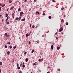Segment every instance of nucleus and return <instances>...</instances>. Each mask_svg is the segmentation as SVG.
I'll return each mask as SVG.
<instances>
[{"label": "nucleus", "mask_w": 73, "mask_h": 73, "mask_svg": "<svg viewBox=\"0 0 73 73\" xmlns=\"http://www.w3.org/2000/svg\"><path fill=\"white\" fill-rule=\"evenodd\" d=\"M9 3H12V1L9 0Z\"/></svg>", "instance_id": "obj_9"}, {"label": "nucleus", "mask_w": 73, "mask_h": 73, "mask_svg": "<svg viewBox=\"0 0 73 73\" xmlns=\"http://www.w3.org/2000/svg\"><path fill=\"white\" fill-rule=\"evenodd\" d=\"M12 17H13V19H14V18H15V16H12Z\"/></svg>", "instance_id": "obj_43"}, {"label": "nucleus", "mask_w": 73, "mask_h": 73, "mask_svg": "<svg viewBox=\"0 0 73 73\" xmlns=\"http://www.w3.org/2000/svg\"><path fill=\"white\" fill-rule=\"evenodd\" d=\"M52 1L53 2H54V3H56V1H54V0H53Z\"/></svg>", "instance_id": "obj_33"}, {"label": "nucleus", "mask_w": 73, "mask_h": 73, "mask_svg": "<svg viewBox=\"0 0 73 73\" xmlns=\"http://www.w3.org/2000/svg\"><path fill=\"white\" fill-rule=\"evenodd\" d=\"M16 46H14L13 47L14 49H16Z\"/></svg>", "instance_id": "obj_21"}, {"label": "nucleus", "mask_w": 73, "mask_h": 73, "mask_svg": "<svg viewBox=\"0 0 73 73\" xmlns=\"http://www.w3.org/2000/svg\"><path fill=\"white\" fill-rule=\"evenodd\" d=\"M31 25H32V24H30V28H31Z\"/></svg>", "instance_id": "obj_28"}, {"label": "nucleus", "mask_w": 73, "mask_h": 73, "mask_svg": "<svg viewBox=\"0 0 73 73\" xmlns=\"http://www.w3.org/2000/svg\"><path fill=\"white\" fill-rule=\"evenodd\" d=\"M48 18L49 19H51V18H52V17H51V16H49L48 17Z\"/></svg>", "instance_id": "obj_13"}, {"label": "nucleus", "mask_w": 73, "mask_h": 73, "mask_svg": "<svg viewBox=\"0 0 73 73\" xmlns=\"http://www.w3.org/2000/svg\"><path fill=\"white\" fill-rule=\"evenodd\" d=\"M30 33H32V32H31V31L30 32Z\"/></svg>", "instance_id": "obj_63"}, {"label": "nucleus", "mask_w": 73, "mask_h": 73, "mask_svg": "<svg viewBox=\"0 0 73 73\" xmlns=\"http://www.w3.org/2000/svg\"><path fill=\"white\" fill-rule=\"evenodd\" d=\"M41 60H42V61H43V59L42 58V59H41Z\"/></svg>", "instance_id": "obj_57"}, {"label": "nucleus", "mask_w": 73, "mask_h": 73, "mask_svg": "<svg viewBox=\"0 0 73 73\" xmlns=\"http://www.w3.org/2000/svg\"><path fill=\"white\" fill-rule=\"evenodd\" d=\"M0 65H3V63H2V62H0Z\"/></svg>", "instance_id": "obj_11"}, {"label": "nucleus", "mask_w": 73, "mask_h": 73, "mask_svg": "<svg viewBox=\"0 0 73 73\" xmlns=\"http://www.w3.org/2000/svg\"><path fill=\"white\" fill-rule=\"evenodd\" d=\"M44 36H45V35H43L42 36V37H44Z\"/></svg>", "instance_id": "obj_47"}, {"label": "nucleus", "mask_w": 73, "mask_h": 73, "mask_svg": "<svg viewBox=\"0 0 73 73\" xmlns=\"http://www.w3.org/2000/svg\"><path fill=\"white\" fill-rule=\"evenodd\" d=\"M19 19V18L17 17V18H16L15 19V20H18V19Z\"/></svg>", "instance_id": "obj_14"}, {"label": "nucleus", "mask_w": 73, "mask_h": 73, "mask_svg": "<svg viewBox=\"0 0 73 73\" xmlns=\"http://www.w3.org/2000/svg\"><path fill=\"white\" fill-rule=\"evenodd\" d=\"M0 73H1V69H0Z\"/></svg>", "instance_id": "obj_46"}, {"label": "nucleus", "mask_w": 73, "mask_h": 73, "mask_svg": "<svg viewBox=\"0 0 73 73\" xmlns=\"http://www.w3.org/2000/svg\"><path fill=\"white\" fill-rule=\"evenodd\" d=\"M13 8H14V7H11V8L10 9V10H12V9H13Z\"/></svg>", "instance_id": "obj_8"}, {"label": "nucleus", "mask_w": 73, "mask_h": 73, "mask_svg": "<svg viewBox=\"0 0 73 73\" xmlns=\"http://www.w3.org/2000/svg\"><path fill=\"white\" fill-rule=\"evenodd\" d=\"M17 67H18V66H19V64H18V63L17 64Z\"/></svg>", "instance_id": "obj_32"}, {"label": "nucleus", "mask_w": 73, "mask_h": 73, "mask_svg": "<svg viewBox=\"0 0 73 73\" xmlns=\"http://www.w3.org/2000/svg\"><path fill=\"white\" fill-rule=\"evenodd\" d=\"M8 10H9V8H8L7 9V11H8Z\"/></svg>", "instance_id": "obj_39"}, {"label": "nucleus", "mask_w": 73, "mask_h": 73, "mask_svg": "<svg viewBox=\"0 0 73 73\" xmlns=\"http://www.w3.org/2000/svg\"><path fill=\"white\" fill-rule=\"evenodd\" d=\"M9 19V18L8 17H7V19L5 20L6 22H7V20H8V19Z\"/></svg>", "instance_id": "obj_5"}, {"label": "nucleus", "mask_w": 73, "mask_h": 73, "mask_svg": "<svg viewBox=\"0 0 73 73\" xmlns=\"http://www.w3.org/2000/svg\"><path fill=\"white\" fill-rule=\"evenodd\" d=\"M34 1L35 2H36V0H34Z\"/></svg>", "instance_id": "obj_52"}, {"label": "nucleus", "mask_w": 73, "mask_h": 73, "mask_svg": "<svg viewBox=\"0 0 73 73\" xmlns=\"http://www.w3.org/2000/svg\"><path fill=\"white\" fill-rule=\"evenodd\" d=\"M14 15H15V14L14 13H13V14H12V16H14Z\"/></svg>", "instance_id": "obj_34"}, {"label": "nucleus", "mask_w": 73, "mask_h": 73, "mask_svg": "<svg viewBox=\"0 0 73 73\" xmlns=\"http://www.w3.org/2000/svg\"><path fill=\"white\" fill-rule=\"evenodd\" d=\"M17 69H20V67L19 66H18L17 67Z\"/></svg>", "instance_id": "obj_20"}, {"label": "nucleus", "mask_w": 73, "mask_h": 73, "mask_svg": "<svg viewBox=\"0 0 73 73\" xmlns=\"http://www.w3.org/2000/svg\"><path fill=\"white\" fill-rule=\"evenodd\" d=\"M7 54H9V53H10V52H9V51H8L7 52Z\"/></svg>", "instance_id": "obj_17"}, {"label": "nucleus", "mask_w": 73, "mask_h": 73, "mask_svg": "<svg viewBox=\"0 0 73 73\" xmlns=\"http://www.w3.org/2000/svg\"><path fill=\"white\" fill-rule=\"evenodd\" d=\"M8 44H11V42H8Z\"/></svg>", "instance_id": "obj_37"}, {"label": "nucleus", "mask_w": 73, "mask_h": 73, "mask_svg": "<svg viewBox=\"0 0 73 73\" xmlns=\"http://www.w3.org/2000/svg\"><path fill=\"white\" fill-rule=\"evenodd\" d=\"M38 61H39V62L41 61V60L40 59H39L38 60Z\"/></svg>", "instance_id": "obj_42"}, {"label": "nucleus", "mask_w": 73, "mask_h": 73, "mask_svg": "<svg viewBox=\"0 0 73 73\" xmlns=\"http://www.w3.org/2000/svg\"><path fill=\"white\" fill-rule=\"evenodd\" d=\"M21 21H25V19H23L21 20Z\"/></svg>", "instance_id": "obj_19"}, {"label": "nucleus", "mask_w": 73, "mask_h": 73, "mask_svg": "<svg viewBox=\"0 0 73 73\" xmlns=\"http://www.w3.org/2000/svg\"><path fill=\"white\" fill-rule=\"evenodd\" d=\"M22 65V64H21L20 65V66H21Z\"/></svg>", "instance_id": "obj_56"}, {"label": "nucleus", "mask_w": 73, "mask_h": 73, "mask_svg": "<svg viewBox=\"0 0 73 73\" xmlns=\"http://www.w3.org/2000/svg\"><path fill=\"white\" fill-rule=\"evenodd\" d=\"M64 17H65V15H64Z\"/></svg>", "instance_id": "obj_51"}, {"label": "nucleus", "mask_w": 73, "mask_h": 73, "mask_svg": "<svg viewBox=\"0 0 73 73\" xmlns=\"http://www.w3.org/2000/svg\"><path fill=\"white\" fill-rule=\"evenodd\" d=\"M57 49V50H59V49H60V47H58Z\"/></svg>", "instance_id": "obj_27"}, {"label": "nucleus", "mask_w": 73, "mask_h": 73, "mask_svg": "<svg viewBox=\"0 0 73 73\" xmlns=\"http://www.w3.org/2000/svg\"><path fill=\"white\" fill-rule=\"evenodd\" d=\"M7 16H8V14H6L5 15V17H7Z\"/></svg>", "instance_id": "obj_31"}, {"label": "nucleus", "mask_w": 73, "mask_h": 73, "mask_svg": "<svg viewBox=\"0 0 73 73\" xmlns=\"http://www.w3.org/2000/svg\"><path fill=\"white\" fill-rule=\"evenodd\" d=\"M35 26L33 25L32 26L33 28H35Z\"/></svg>", "instance_id": "obj_23"}, {"label": "nucleus", "mask_w": 73, "mask_h": 73, "mask_svg": "<svg viewBox=\"0 0 73 73\" xmlns=\"http://www.w3.org/2000/svg\"><path fill=\"white\" fill-rule=\"evenodd\" d=\"M22 14H23V15H24V13H23V12H21L20 13V14L22 15Z\"/></svg>", "instance_id": "obj_10"}, {"label": "nucleus", "mask_w": 73, "mask_h": 73, "mask_svg": "<svg viewBox=\"0 0 73 73\" xmlns=\"http://www.w3.org/2000/svg\"><path fill=\"white\" fill-rule=\"evenodd\" d=\"M33 65H36V63H33Z\"/></svg>", "instance_id": "obj_40"}, {"label": "nucleus", "mask_w": 73, "mask_h": 73, "mask_svg": "<svg viewBox=\"0 0 73 73\" xmlns=\"http://www.w3.org/2000/svg\"><path fill=\"white\" fill-rule=\"evenodd\" d=\"M29 44H30V43H31V42H30V41H29Z\"/></svg>", "instance_id": "obj_58"}, {"label": "nucleus", "mask_w": 73, "mask_h": 73, "mask_svg": "<svg viewBox=\"0 0 73 73\" xmlns=\"http://www.w3.org/2000/svg\"><path fill=\"white\" fill-rule=\"evenodd\" d=\"M21 8H19V9H18V11L19 12L20 11H21Z\"/></svg>", "instance_id": "obj_6"}, {"label": "nucleus", "mask_w": 73, "mask_h": 73, "mask_svg": "<svg viewBox=\"0 0 73 73\" xmlns=\"http://www.w3.org/2000/svg\"><path fill=\"white\" fill-rule=\"evenodd\" d=\"M5 48H7L8 46H7V45H5Z\"/></svg>", "instance_id": "obj_16"}, {"label": "nucleus", "mask_w": 73, "mask_h": 73, "mask_svg": "<svg viewBox=\"0 0 73 73\" xmlns=\"http://www.w3.org/2000/svg\"><path fill=\"white\" fill-rule=\"evenodd\" d=\"M2 21L3 22V21H4V19H2Z\"/></svg>", "instance_id": "obj_49"}, {"label": "nucleus", "mask_w": 73, "mask_h": 73, "mask_svg": "<svg viewBox=\"0 0 73 73\" xmlns=\"http://www.w3.org/2000/svg\"><path fill=\"white\" fill-rule=\"evenodd\" d=\"M0 6H1V3H0Z\"/></svg>", "instance_id": "obj_64"}, {"label": "nucleus", "mask_w": 73, "mask_h": 73, "mask_svg": "<svg viewBox=\"0 0 73 73\" xmlns=\"http://www.w3.org/2000/svg\"><path fill=\"white\" fill-rule=\"evenodd\" d=\"M5 35L6 37H9V35L7 34V33H5Z\"/></svg>", "instance_id": "obj_2"}, {"label": "nucleus", "mask_w": 73, "mask_h": 73, "mask_svg": "<svg viewBox=\"0 0 73 73\" xmlns=\"http://www.w3.org/2000/svg\"><path fill=\"white\" fill-rule=\"evenodd\" d=\"M23 64L24 65V62H23Z\"/></svg>", "instance_id": "obj_62"}, {"label": "nucleus", "mask_w": 73, "mask_h": 73, "mask_svg": "<svg viewBox=\"0 0 73 73\" xmlns=\"http://www.w3.org/2000/svg\"><path fill=\"white\" fill-rule=\"evenodd\" d=\"M51 48L52 50H53V45H51Z\"/></svg>", "instance_id": "obj_3"}, {"label": "nucleus", "mask_w": 73, "mask_h": 73, "mask_svg": "<svg viewBox=\"0 0 73 73\" xmlns=\"http://www.w3.org/2000/svg\"><path fill=\"white\" fill-rule=\"evenodd\" d=\"M58 70H59L60 71V69H58Z\"/></svg>", "instance_id": "obj_59"}, {"label": "nucleus", "mask_w": 73, "mask_h": 73, "mask_svg": "<svg viewBox=\"0 0 73 73\" xmlns=\"http://www.w3.org/2000/svg\"><path fill=\"white\" fill-rule=\"evenodd\" d=\"M24 54H27V52H25V53H24Z\"/></svg>", "instance_id": "obj_48"}, {"label": "nucleus", "mask_w": 73, "mask_h": 73, "mask_svg": "<svg viewBox=\"0 0 73 73\" xmlns=\"http://www.w3.org/2000/svg\"><path fill=\"white\" fill-rule=\"evenodd\" d=\"M1 7H0V11H1Z\"/></svg>", "instance_id": "obj_55"}, {"label": "nucleus", "mask_w": 73, "mask_h": 73, "mask_svg": "<svg viewBox=\"0 0 73 73\" xmlns=\"http://www.w3.org/2000/svg\"><path fill=\"white\" fill-rule=\"evenodd\" d=\"M19 73H22V72H21V71H19Z\"/></svg>", "instance_id": "obj_44"}, {"label": "nucleus", "mask_w": 73, "mask_h": 73, "mask_svg": "<svg viewBox=\"0 0 73 73\" xmlns=\"http://www.w3.org/2000/svg\"><path fill=\"white\" fill-rule=\"evenodd\" d=\"M57 32H56V33H55V35H57Z\"/></svg>", "instance_id": "obj_45"}, {"label": "nucleus", "mask_w": 73, "mask_h": 73, "mask_svg": "<svg viewBox=\"0 0 73 73\" xmlns=\"http://www.w3.org/2000/svg\"><path fill=\"white\" fill-rule=\"evenodd\" d=\"M56 40H58V37H56Z\"/></svg>", "instance_id": "obj_41"}, {"label": "nucleus", "mask_w": 73, "mask_h": 73, "mask_svg": "<svg viewBox=\"0 0 73 73\" xmlns=\"http://www.w3.org/2000/svg\"><path fill=\"white\" fill-rule=\"evenodd\" d=\"M6 24H9V22H7Z\"/></svg>", "instance_id": "obj_22"}, {"label": "nucleus", "mask_w": 73, "mask_h": 73, "mask_svg": "<svg viewBox=\"0 0 73 73\" xmlns=\"http://www.w3.org/2000/svg\"><path fill=\"white\" fill-rule=\"evenodd\" d=\"M48 68H50V66H48Z\"/></svg>", "instance_id": "obj_54"}, {"label": "nucleus", "mask_w": 73, "mask_h": 73, "mask_svg": "<svg viewBox=\"0 0 73 73\" xmlns=\"http://www.w3.org/2000/svg\"><path fill=\"white\" fill-rule=\"evenodd\" d=\"M47 73H50V72H47Z\"/></svg>", "instance_id": "obj_61"}, {"label": "nucleus", "mask_w": 73, "mask_h": 73, "mask_svg": "<svg viewBox=\"0 0 73 73\" xmlns=\"http://www.w3.org/2000/svg\"><path fill=\"white\" fill-rule=\"evenodd\" d=\"M64 9V7H63L61 9L62 10H63V9Z\"/></svg>", "instance_id": "obj_38"}, {"label": "nucleus", "mask_w": 73, "mask_h": 73, "mask_svg": "<svg viewBox=\"0 0 73 73\" xmlns=\"http://www.w3.org/2000/svg\"><path fill=\"white\" fill-rule=\"evenodd\" d=\"M42 15H43V16H45V14L43 13Z\"/></svg>", "instance_id": "obj_35"}, {"label": "nucleus", "mask_w": 73, "mask_h": 73, "mask_svg": "<svg viewBox=\"0 0 73 73\" xmlns=\"http://www.w3.org/2000/svg\"><path fill=\"white\" fill-rule=\"evenodd\" d=\"M61 22H62L63 21V19H62V20L61 21Z\"/></svg>", "instance_id": "obj_50"}, {"label": "nucleus", "mask_w": 73, "mask_h": 73, "mask_svg": "<svg viewBox=\"0 0 73 73\" xmlns=\"http://www.w3.org/2000/svg\"><path fill=\"white\" fill-rule=\"evenodd\" d=\"M5 5V4H4V5H3L2 6V7H4Z\"/></svg>", "instance_id": "obj_18"}, {"label": "nucleus", "mask_w": 73, "mask_h": 73, "mask_svg": "<svg viewBox=\"0 0 73 73\" xmlns=\"http://www.w3.org/2000/svg\"><path fill=\"white\" fill-rule=\"evenodd\" d=\"M9 48L10 49H12V46H9Z\"/></svg>", "instance_id": "obj_24"}, {"label": "nucleus", "mask_w": 73, "mask_h": 73, "mask_svg": "<svg viewBox=\"0 0 73 73\" xmlns=\"http://www.w3.org/2000/svg\"><path fill=\"white\" fill-rule=\"evenodd\" d=\"M62 27H61V28L59 29V32H61V31H63V28H62Z\"/></svg>", "instance_id": "obj_1"}, {"label": "nucleus", "mask_w": 73, "mask_h": 73, "mask_svg": "<svg viewBox=\"0 0 73 73\" xmlns=\"http://www.w3.org/2000/svg\"><path fill=\"white\" fill-rule=\"evenodd\" d=\"M36 42H37V43H39V42H40V41H39V40H37Z\"/></svg>", "instance_id": "obj_25"}, {"label": "nucleus", "mask_w": 73, "mask_h": 73, "mask_svg": "<svg viewBox=\"0 0 73 73\" xmlns=\"http://www.w3.org/2000/svg\"><path fill=\"white\" fill-rule=\"evenodd\" d=\"M68 24H69L67 22L66 23V25H68Z\"/></svg>", "instance_id": "obj_15"}, {"label": "nucleus", "mask_w": 73, "mask_h": 73, "mask_svg": "<svg viewBox=\"0 0 73 73\" xmlns=\"http://www.w3.org/2000/svg\"><path fill=\"white\" fill-rule=\"evenodd\" d=\"M37 13H38V15H39L40 14V13L38 11H36V15H37Z\"/></svg>", "instance_id": "obj_4"}, {"label": "nucleus", "mask_w": 73, "mask_h": 73, "mask_svg": "<svg viewBox=\"0 0 73 73\" xmlns=\"http://www.w3.org/2000/svg\"><path fill=\"white\" fill-rule=\"evenodd\" d=\"M29 35L28 34H27L26 35V36H28Z\"/></svg>", "instance_id": "obj_29"}, {"label": "nucleus", "mask_w": 73, "mask_h": 73, "mask_svg": "<svg viewBox=\"0 0 73 73\" xmlns=\"http://www.w3.org/2000/svg\"><path fill=\"white\" fill-rule=\"evenodd\" d=\"M1 16H2V15H0V17H1Z\"/></svg>", "instance_id": "obj_53"}, {"label": "nucleus", "mask_w": 73, "mask_h": 73, "mask_svg": "<svg viewBox=\"0 0 73 73\" xmlns=\"http://www.w3.org/2000/svg\"><path fill=\"white\" fill-rule=\"evenodd\" d=\"M27 0H25V2L26 3Z\"/></svg>", "instance_id": "obj_36"}, {"label": "nucleus", "mask_w": 73, "mask_h": 73, "mask_svg": "<svg viewBox=\"0 0 73 73\" xmlns=\"http://www.w3.org/2000/svg\"><path fill=\"white\" fill-rule=\"evenodd\" d=\"M28 58H26L25 59V61H26V62H28Z\"/></svg>", "instance_id": "obj_7"}, {"label": "nucleus", "mask_w": 73, "mask_h": 73, "mask_svg": "<svg viewBox=\"0 0 73 73\" xmlns=\"http://www.w3.org/2000/svg\"><path fill=\"white\" fill-rule=\"evenodd\" d=\"M33 52H34V50H32L31 51L32 53H33Z\"/></svg>", "instance_id": "obj_26"}, {"label": "nucleus", "mask_w": 73, "mask_h": 73, "mask_svg": "<svg viewBox=\"0 0 73 73\" xmlns=\"http://www.w3.org/2000/svg\"><path fill=\"white\" fill-rule=\"evenodd\" d=\"M19 19V21H20V19H21V17H20L19 18H18Z\"/></svg>", "instance_id": "obj_12"}, {"label": "nucleus", "mask_w": 73, "mask_h": 73, "mask_svg": "<svg viewBox=\"0 0 73 73\" xmlns=\"http://www.w3.org/2000/svg\"><path fill=\"white\" fill-rule=\"evenodd\" d=\"M37 27H38L37 26H36V27H35L36 28H37Z\"/></svg>", "instance_id": "obj_60"}, {"label": "nucleus", "mask_w": 73, "mask_h": 73, "mask_svg": "<svg viewBox=\"0 0 73 73\" xmlns=\"http://www.w3.org/2000/svg\"><path fill=\"white\" fill-rule=\"evenodd\" d=\"M23 68H25V65H24L23 66Z\"/></svg>", "instance_id": "obj_30"}]
</instances>
